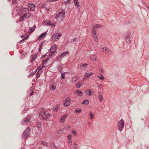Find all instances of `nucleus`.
<instances>
[{"label":"nucleus","mask_w":149,"mask_h":149,"mask_svg":"<svg viewBox=\"0 0 149 149\" xmlns=\"http://www.w3.org/2000/svg\"><path fill=\"white\" fill-rule=\"evenodd\" d=\"M46 63L47 60L45 59L43 61L42 65V66H41L40 68H39L36 74V76L37 78H38L39 77L40 75L41 74L42 72L41 70L45 66V65L46 64Z\"/></svg>","instance_id":"nucleus-1"},{"label":"nucleus","mask_w":149,"mask_h":149,"mask_svg":"<svg viewBox=\"0 0 149 149\" xmlns=\"http://www.w3.org/2000/svg\"><path fill=\"white\" fill-rule=\"evenodd\" d=\"M39 118L41 119L45 120L47 118V115L45 111L43 109H41L40 111Z\"/></svg>","instance_id":"nucleus-2"},{"label":"nucleus","mask_w":149,"mask_h":149,"mask_svg":"<svg viewBox=\"0 0 149 149\" xmlns=\"http://www.w3.org/2000/svg\"><path fill=\"white\" fill-rule=\"evenodd\" d=\"M29 131L30 129L29 128H27L23 133L22 135V138L23 139L26 138L29 135Z\"/></svg>","instance_id":"nucleus-3"},{"label":"nucleus","mask_w":149,"mask_h":149,"mask_svg":"<svg viewBox=\"0 0 149 149\" xmlns=\"http://www.w3.org/2000/svg\"><path fill=\"white\" fill-rule=\"evenodd\" d=\"M56 47L55 45H53L50 49L49 55L50 56H53L55 52Z\"/></svg>","instance_id":"nucleus-4"},{"label":"nucleus","mask_w":149,"mask_h":149,"mask_svg":"<svg viewBox=\"0 0 149 149\" xmlns=\"http://www.w3.org/2000/svg\"><path fill=\"white\" fill-rule=\"evenodd\" d=\"M65 12H64L61 11L59 12L58 14H57L55 16V17L56 18H62L64 16Z\"/></svg>","instance_id":"nucleus-5"},{"label":"nucleus","mask_w":149,"mask_h":149,"mask_svg":"<svg viewBox=\"0 0 149 149\" xmlns=\"http://www.w3.org/2000/svg\"><path fill=\"white\" fill-rule=\"evenodd\" d=\"M119 129L120 131L123 130L124 125V122L123 120H120L118 123Z\"/></svg>","instance_id":"nucleus-6"},{"label":"nucleus","mask_w":149,"mask_h":149,"mask_svg":"<svg viewBox=\"0 0 149 149\" xmlns=\"http://www.w3.org/2000/svg\"><path fill=\"white\" fill-rule=\"evenodd\" d=\"M61 35V34L59 33L54 34L52 37V39L55 40H58Z\"/></svg>","instance_id":"nucleus-7"},{"label":"nucleus","mask_w":149,"mask_h":149,"mask_svg":"<svg viewBox=\"0 0 149 149\" xmlns=\"http://www.w3.org/2000/svg\"><path fill=\"white\" fill-rule=\"evenodd\" d=\"M47 34V32H45L42 33L37 38V40H42L46 37V35Z\"/></svg>","instance_id":"nucleus-8"},{"label":"nucleus","mask_w":149,"mask_h":149,"mask_svg":"<svg viewBox=\"0 0 149 149\" xmlns=\"http://www.w3.org/2000/svg\"><path fill=\"white\" fill-rule=\"evenodd\" d=\"M70 104V100L69 98L68 97L66 98V100L64 102V106H68Z\"/></svg>","instance_id":"nucleus-9"},{"label":"nucleus","mask_w":149,"mask_h":149,"mask_svg":"<svg viewBox=\"0 0 149 149\" xmlns=\"http://www.w3.org/2000/svg\"><path fill=\"white\" fill-rule=\"evenodd\" d=\"M31 117L30 116H29L27 118L24 119L23 121L22 122V124L25 125L27 124L30 120Z\"/></svg>","instance_id":"nucleus-10"},{"label":"nucleus","mask_w":149,"mask_h":149,"mask_svg":"<svg viewBox=\"0 0 149 149\" xmlns=\"http://www.w3.org/2000/svg\"><path fill=\"white\" fill-rule=\"evenodd\" d=\"M86 95L87 96H91L93 94V92L91 89L86 90Z\"/></svg>","instance_id":"nucleus-11"},{"label":"nucleus","mask_w":149,"mask_h":149,"mask_svg":"<svg viewBox=\"0 0 149 149\" xmlns=\"http://www.w3.org/2000/svg\"><path fill=\"white\" fill-rule=\"evenodd\" d=\"M30 14L29 13H25L23 14L21 17H20L19 20L20 21H22L24 19V18L25 17L28 16L27 18H28L29 17Z\"/></svg>","instance_id":"nucleus-12"},{"label":"nucleus","mask_w":149,"mask_h":149,"mask_svg":"<svg viewBox=\"0 0 149 149\" xmlns=\"http://www.w3.org/2000/svg\"><path fill=\"white\" fill-rule=\"evenodd\" d=\"M67 114H65L63 115L60 119L59 122L61 123H63L65 121V118L67 117Z\"/></svg>","instance_id":"nucleus-13"},{"label":"nucleus","mask_w":149,"mask_h":149,"mask_svg":"<svg viewBox=\"0 0 149 149\" xmlns=\"http://www.w3.org/2000/svg\"><path fill=\"white\" fill-rule=\"evenodd\" d=\"M102 50L106 53H110L112 52L111 51L106 47H103L102 48Z\"/></svg>","instance_id":"nucleus-14"},{"label":"nucleus","mask_w":149,"mask_h":149,"mask_svg":"<svg viewBox=\"0 0 149 149\" xmlns=\"http://www.w3.org/2000/svg\"><path fill=\"white\" fill-rule=\"evenodd\" d=\"M99 100L100 102H102L103 100V96L102 94H101L100 93H98Z\"/></svg>","instance_id":"nucleus-15"},{"label":"nucleus","mask_w":149,"mask_h":149,"mask_svg":"<svg viewBox=\"0 0 149 149\" xmlns=\"http://www.w3.org/2000/svg\"><path fill=\"white\" fill-rule=\"evenodd\" d=\"M74 3L75 6L77 8H79L80 5L78 0H74Z\"/></svg>","instance_id":"nucleus-16"},{"label":"nucleus","mask_w":149,"mask_h":149,"mask_svg":"<svg viewBox=\"0 0 149 149\" xmlns=\"http://www.w3.org/2000/svg\"><path fill=\"white\" fill-rule=\"evenodd\" d=\"M93 74V73L92 72H90L89 73L88 72H86L84 74V76L85 77H86L87 78L91 76Z\"/></svg>","instance_id":"nucleus-17"},{"label":"nucleus","mask_w":149,"mask_h":149,"mask_svg":"<svg viewBox=\"0 0 149 149\" xmlns=\"http://www.w3.org/2000/svg\"><path fill=\"white\" fill-rule=\"evenodd\" d=\"M130 37V36H127L125 37L126 42L128 44H130L131 43Z\"/></svg>","instance_id":"nucleus-18"},{"label":"nucleus","mask_w":149,"mask_h":149,"mask_svg":"<svg viewBox=\"0 0 149 149\" xmlns=\"http://www.w3.org/2000/svg\"><path fill=\"white\" fill-rule=\"evenodd\" d=\"M60 107L59 104L57 105L55 107H54L53 109V111L55 112H57V110Z\"/></svg>","instance_id":"nucleus-19"},{"label":"nucleus","mask_w":149,"mask_h":149,"mask_svg":"<svg viewBox=\"0 0 149 149\" xmlns=\"http://www.w3.org/2000/svg\"><path fill=\"white\" fill-rule=\"evenodd\" d=\"M69 52H65L62 53L60 56V57L61 58H63L67 54H69Z\"/></svg>","instance_id":"nucleus-20"},{"label":"nucleus","mask_w":149,"mask_h":149,"mask_svg":"<svg viewBox=\"0 0 149 149\" xmlns=\"http://www.w3.org/2000/svg\"><path fill=\"white\" fill-rule=\"evenodd\" d=\"M75 93H77L79 96H81L82 95V92L80 91L79 90H77L75 92Z\"/></svg>","instance_id":"nucleus-21"},{"label":"nucleus","mask_w":149,"mask_h":149,"mask_svg":"<svg viewBox=\"0 0 149 149\" xmlns=\"http://www.w3.org/2000/svg\"><path fill=\"white\" fill-rule=\"evenodd\" d=\"M30 9L31 10H33L35 8V6L33 4H31L29 6Z\"/></svg>","instance_id":"nucleus-22"},{"label":"nucleus","mask_w":149,"mask_h":149,"mask_svg":"<svg viewBox=\"0 0 149 149\" xmlns=\"http://www.w3.org/2000/svg\"><path fill=\"white\" fill-rule=\"evenodd\" d=\"M81 85L82 84L81 82H79L77 83V84L76 85V87L77 88H79L81 87Z\"/></svg>","instance_id":"nucleus-23"},{"label":"nucleus","mask_w":149,"mask_h":149,"mask_svg":"<svg viewBox=\"0 0 149 149\" xmlns=\"http://www.w3.org/2000/svg\"><path fill=\"white\" fill-rule=\"evenodd\" d=\"M35 26H33L32 27H30L29 28V30L30 31H29V33H31L33 31H34L35 29Z\"/></svg>","instance_id":"nucleus-24"},{"label":"nucleus","mask_w":149,"mask_h":149,"mask_svg":"<svg viewBox=\"0 0 149 149\" xmlns=\"http://www.w3.org/2000/svg\"><path fill=\"white\" fill-rule=\"evenodd\" d=\"M37 55H38L37 54H36L34 56L32 57L31 60V62H33V61H34V60L37 57Z\"/></svg>","instance_id":"nucleus-25"},{"label":"nucleus","mask_w":149,"mask_h":149,"mask_svg":"<svg viewBox=\"0 0 149 149\" xmlns=\"http://www.w3.org/2000/svg\"><path fill=\"white\" fill-rule=\"evenodd\" d=\"M51 146L52 149H56V147L54 145V143L53 142H51Z\"/></svg>","instance_id":"nucleus-26"},{"label":"nucleus","mask_w":149,"mask_h":149,"mask_svg":"<svg viewBox=\"0 0 149 149\" xmlns=\"http://www.w3.org/2000/svg\"><path fill=\"white\" fill-rule=\"evenodd\" d=\"M95 29V27H93L92 29V34L93 36L96 35Z\"/></svg>","instance_id":"nucleus-27"},{"label":"nucleus","mask_w":149,"mask_h":149,"mask_svg":"<svg viewBox=\"0 0 149 149\" xmlns=\"http://www.w3.org/2000/svg\"><path fill=\"white\" fill-rule=\"evenodd\" d=\"M87 66V64L86 63H85L80 66V68L81 69H84Z\"/></svg>","instance_id":"nucleus-28"},{"label":"nucleus","mask_w":149,"mask_h":149,"mask_svg":"<svg viewBox=\"0 0 149 149\" xmlns=\"http://www.w3.org/2000/svg\"><path fill=\"white\" fill-rule=\"evenodd\" d=\"M51 25L53 27H54L55 26V24H52L51 22L50 21H49L48 22H47V25Z\"/></svg>","instance_id":"nucleus-29"},{"label":"nucleus","mask_w":149,"mask_h":149,"mask_svg":"<svg viewBox=\"0 0 149 149\" xmlns=\"http://www.w3.org/2000/svg\"><path fill=\"white\" fill-rule=\"evenodd\" d=\"M70 149H72L70 148ZM74 149H78L77 148V144L76 142H74Z\"/></svg>","instance_id":"nucleus-30"},{"label":"nucleus","mask_w":149,"mask_h":149,"mask_svg":"<svg viewBox=\"0 0 149 149\" xmlns=\"http://www.w3.org/2000/svg\"><path fill=\"white\" fill-rule=\"evenodd\" d=\"M91 59L93 61H96V57L95 55H93L91 57Z\"/></svg>","instance_id":"nucleus-31"},{"label":"nucleus","mask_w":149,"mask_h":149,"mask_svg":"<svg viewBox=\"0 0 149 149\" xmlns=\"http://www.w3.org/2000/svg\"><path fill=\"white\" fill-rule=\"evenodd\" d=\"M56 86L54 85H52L50 88V89L54 91L55 89Z\"/></svg>","instance_id":"nucleus-32"},{"label":"nucleus","mask_w":149,"mask_h":149,"mask_svg":"<svg viewBox=\"0 0 149 149\" xmlns=\"http://www.w3.org/2000/svg\"><path fill=\"white\" fill-rule=\"evenodd\" d=\"M77 78L76 77H74L72 79V82L75 83L77 80Z\"/></svg>","instance_id":"nucleus-33"},{"label":"nucleus","mask_w":149,"mask_h":149,"mask_svg":"<svg viewBox=\"0 0 149 149\" xmlns=\"http://www.w3.org/2000/svg\"><path fill=\"white\" fill-rule=\"evenodd\" d=\"M93 36L95 41L97 42L98 40V38L97 36L96 35H95Z\"/></svg>","instance_id":"nucleus-34"},{"label":"nucleus","mask_w":149,"mask_h":149,"mask_svg":"<svg viewBox=\"0 0 149 149\" xmlns=\"http://www.w3.org/2000/svg\"><path fill=\"white\" fill-rule=\"evenodd\" d=\"M38 68H37L34 72H33V73H31L29 75V76L30 77H32L33 76L34 74L36 72V70H37Z\"/></svg>","instance_id":"nucleus-35"},{"label":"nucleus","mask_w":149,"mask_h":149,"mask_svg":"<svg viewBox=\"0 0 149 149\" xmlns=\"http://www.w3.org/2000/svg\"><path fill=\"white\" fill-rule=\"evenodd\" d=\"M89 103V101L88 100H86L84 101L83 103L82 104H87Z\"/></svg>","instance_id":"nucleus-36"},{"label":"nucleus","mask_w":149,"mask_h":149,"mask_svg":"<svg viewBox=\"0 0 149 149\" xmlns=\"http://www.w3.org/2000/svg\"><path fill=\"white\" fill-rule=\"evenodd\" d=\"M28 37V36H27L26 38H25L22 40H21L20 41V42H19V43H22V42H24V40H25L26 39H27Z\"/></svg>","instance_id":"nucleus-37"},{"label":"nucleus","mask_w":149,"mask_h":149,"mask_svg":"<svg viewBox=\"0 0 149 149\" xmlns=\"http://www.w3.org/2000/svg\"><path fill=\"white\" fill-rule=\"evenodd\" d=\"M71 1V0H67V1H65L64 3L65 4H69Z\"/></svg>","instance_id":"nucleus-38"},{"label":"nucleus","mask_w":149,"mask_h":149,"mask_svg":"<svg viewBox=\"0 0 149 149\" xmlns=\"http://www.w3.org/2000/svg\"><path fill=\"white\" fill-rule=\"evenodd\" d=\"M89 114L91 116L90 118L91 119H93L94 117L93 114L92 113H90Z\"/></svg>","instance_id":"nucleus-39"},{"label":"nucleus","mask_w":149,"mask_h":149,"mask_svg":"<svg viewBox=\"0 0 149 149\" xmlns=\"http://www.w3.org/2000/svg\"><path fill=\"white\" fill-rule=\"evenodd\" d=\"M65 73H63L61 74V77L63 79H64L65 78Z\"/></svg>","instance_id":"nucleus-40"},{"label":"nucleus","mask_w":149,"mask_h":149,"mask_svg":"<svg viewBox=\"0 0 149 149\" xmlns=\"http://www.w3.org/2000/svg\"><path fill=\"white\" fill-rule=\"evenodd\" d=\"M101 26L99 24H96L95 25V26L93 27H95V29L96 28H100L101 27Z\"/></svg>","instance_id":"nucleus-41"},{"label":"nucleus","mask_w":149,"mask_h":149,"mask_svg":"<svg viewBox=\"0 0 149 149\" xmlns=\"http://www.w3.org/2000/svg\"><path fill=\"white\" fill-rule=\"evenodd\" d=\"M76 112L80 113L81 112V110L80 109H76Z\"/></svg>","instance_id":"nucleus-42"},{"label":"nucleus","mask_w":149,"mask_h":149,"mask_svg":"<svg viewBox=\"0 0 149 149\" xmlns=\"http://www.w3.org/2000/svg\"><path fill=\"white\" fill-rule=\"evenodd\" d=\"M41 126L40 123H38L37 124V126L38 128H40L41 127Z\"/></svg>","instance_id":"nucleus-43"},{"label":"nucleus","mask_w":149,"mask_h":149,"mask_svg":"<svg viewBox=\"0 0 149 149\" xmlns=\"http://www.w3.org/2000/svg\"><path fill=\"white\" fill-rule=\"evenodd\" d=\"M42 144L45 146H46V145L47 144V142L43 141H42Z\"/></svg>","instance_id":"nucleus-44"},{"label":"nucleus","mask_w":149,"mask_h":149,"mask_svg":"<svg viewBox=\"0 0 149 149\" xmlns=\"http://www.w3.org/2000/svg\"><path fill=\"white\" fill-rule=\"evenodd\" d=\"M17 0H13L12 3L13 4H16L17 3Z\"/></svg>","instance_id":"nucleus-45"},{"label":"nucleus","mask_w":149,"mask_h":149,"mask_svg":"<svg viewBox=\"0 0 149 149\" xmlns=\"http://www.w3.org/2000/svg\"><path fill=\"white\" fill-rule=\"evenodd\" d=\"M72 132L73 134H74L75 135H76V131L74 130H72Z\"/></svg>","instance_id":"nucleus-46"},{"label":"nucleus","mask_w":149,"mask_h":149,"mask_svg":"<svg viewBox=\"0 0 149 149\" xmlns=\"http://www.w3.org/2000/svg\"><path fill=\"white\" fill-rule=\"evenodd\" d=\"M100 79L103 80H104V77L102 75L101 77H100Z\"/></svg>","instance_id":"nucleus-47"},{"label":"nucleus","mask_w":149,"mask_h":149,"mask_svg":"<svg viewBox=\"0 0 149 149\" xmlns=\"http://www.w3.org/2000/svg\"><path fill=\"white\" fill-rule=\"evenodd\" d=\"M71 135H69L68 137V139L69 140V141H70V140L71 139Z\"/></svg>","instance_id":"nucleus-48"},{"label":"nucleus","mask_w":149,"mask_h":149,"mask_svg":"<svg viewBox=\"0 0 149 149\" xmlns=\"http://www.w3.org/2000/svg\"><path fill=\"white\" fill-rule=\"evenodd\" d=\"M58 0H47V2H52L53 1H57Z\"/></svg>","instance_id":"nucleus-49"},{"label":"nucleus","mask_w":149,"mask_h":149,"mask_svg":"<svg viewBox=\"0 0 149 149\" xmlns=\"http://www.w3.org/2000/svg\"><path fill=\"white\" fill-rule=\"evenodd\" d=\"M87 79L86 77H85L84 76V78H83V80L84 81L85 79Z\"/></svg>","instance_id":"nucleus-50"},{"label":"nucleus","mask_w":149,"mask_h":149,"mask_svg":"<svg viewBox=\"0 0 149 149\" xmlns=\"http://www.w3.org/2000/svg\"><path fill=\"white\" fill-rule=\"evenodd\" d=\"M50 116V114H47V119L49 118Z\"/></svg>","instance_id":"nucleus-51"},{"label":"nucleus","mask_w":149,"mask_h":149,"mask_svg":"<svg viewBox=\"0 0 149 149\" xmlns=\"http://www.w3.org/2000/svg\"><path fill=\"white\" fill-rule=\"evenodd\" d=\"M25 36L24 35H22L21 36V37L22 38H23Z\"/></svg>","instance_id":"nucleus-52"},{"label":"nucleus","mask_w":149,"mask_h":149,"mask_svg":"<svg viewBox=\"0 0 149 149\" xmlns=\"http://www.w3.org/2000/svg\"><path fill=\"white\" fill-rule=\"evenodd\" d=\"M46 55H47V53L45 55H44L43 56V57H42V58L45 57L46 56Z\"/></svg>","instance_id":"nucleus-53"},{"label":"nucleus","mask_w":149,"mask_h":149,"mask_svg":"<svg viewBox=\"0 0 149 149\" xmlns=\"http://www.w3.org/2000/svg\"><path fill=\"white\" fill-rule=\"evenodd\" d=\"M100 70H101V72H103L102 70L101 69H100Z\"/></svg>","instance_id":"nucleus-54"},{"label":"nucleus","mask_w":149,"mask_h":149,"mask_svg":"<svg viewBox=\"0 0 149 149\" xmlns=\"http://www.w3.org/2000/svg\"><path fill=\"white\" fill-rule=\"evenodd\" d=\"M33 94V93H31V95H32Z\"/></svg>","instance_id":"nucleus-55"},{"label":"nucleus","mask_w":149,"mask_h":149,"mask_svg":"<svg viewBox=\"0 0 149 149\" xmlns=\"http://www.w3.org/2000/svg\"><path fill=\"white\" fill-rule=\"evenodd\" d=\"M100 87H102V85H100Z\"/></svg>","instance_id":"nucleus-56"},{"label":"nucleus","mask_w":149,"mask_h":149,"mask_svg":"<svg viewBox=\"0 0 149 149\" xmlns=\"http://www.w3.org/2000/svg\"><path fill=\"white\" fill-rule=\"evenodd\" d=\"M11 0H8L9 1H10Z\"/></svg>","instance_id":"nucleus-57"},{"label":"nucleus","mask_w":149,"mask_h":149,"mask_svg":"<svg viewBox=\"0 0 149 149\" xmlns=\"http://www.w3.org/2000/svg\"><path fill=\"white\" fill-rule=\"evenodd\" d=\"M58 133H60V132H59V131H58Z\"/></svg>","instance_id":"nucleus-58"},{"label":"nucleus","mask_w":149,"mask_h":149,"mask_svg":"<svg viewBox=\"0 0 149 149\" xmlns=\"http://www.w3.org/2000/svg\"><path fill=\"white\" fill-rule=\"evenodd\" d=\"M48 58H47V61H48Z\"/></svg>","instance_id":"nucleus-59"},{"label":"nucleus","mask_w":149,"mask_h":149,"mask_svg":"<svg viewBox=\"0 0 149 149\" xmlns=\"http://www.w3.org/2000/svg\"><path fill=\"white\" fill-rule=\"evenodd\" d=\"M43 44V43H42V44H41V45H42V44Z\"/></svg>","instance_id":"nucleus-60"}]
</instances>
